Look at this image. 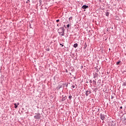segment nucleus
Masks as SVG:
<instances>
[{"mask_svg":"<svg viewBox=\"0 0 126 126\" xmlns=\"http://www.w3.org/2000/svg\"><path fill=\"white\" fill-rule=\"evenodd\" d=\"M78 46V44L77 43H75L73 45L74 48H77Z\"/></svg>","mask_w":126,"mask_h":126,"instance_id":"obj_7","label":"nucleus"},{"mask_svg":"<svg viewBox=\"0 0 126 126\" xmlns=\"http://www.w3.org/2000/svg\"><path fill=\"white\" fill-rule=\"evenodd\" d=\"M67 28H69V24H68V25H67Z\"/></svg>","mask_w":126,"mask_h":126,"instance_id":"obj_14","label":"nucleus"},{"mask_svg":"<svg viewBox=\"0 0 126 126\" xmlns=\"http://www.w3.org/2000/svg\"><path fill=\"white\" fill-rule=\"evenodd\" d=\"M75 86H72V88H74Z\"/></svg>","mask_w":126,"mask_h":126,"instance_id":"obj_17","label":"nucleus"},{"mask_svg":"<svg viewBox=\"0 0 126 126\" xmlns=\"http://www.w3.org/2000/svg\"><path fill=\"white\" fill-rule=\"evenodd\" d=\"M29 1L30 0H28Z\"/></svg>","mask_w":126,"mask_h":126,"instance_id":"obj_19","label":"nucleus"},{"mask_svg":"<svg viewBox=\"0 0 126 126\" xmlns=\"http://www.w3.org/2000/svg\"><path fill=\"white\" fill-rule=\"evenodd\" d=\"M14 108H15V109H16V108H17V106H18V105H19V103H18L17 104H16V103H14Z\"/></svg>","mask_w":126,"mask_h":126,"instance_id":"obj_6","label":"nucleus"},{"mask_svg":"<svg viewBox=\"0 0 126 126\" xmlns=\"http://www.w3.org/2000/svg\"><path fill=\"white\" fill-rule=\"evenodd\" d=\"M88 8V5H84L82 7V8L83 9H86V8Z\"/></svg>","mask_w":126,"mask_h":126,"instance_id":"obj_3","label":"nucleus"},{"mask_svg":"<svg viewBox=\"0 0 126 126\" xmlns=\"http://www.w3.org/2000/svg\"><path fill=\"white\" fill-rule=\"evenodd\" d=\"M64 100H65V98L64 97L62 98V101H64Z\"/></svg>","mask_w":126,"mask_h":126,"instance_id":"obj_13","label":"nucleus"},{"mask_svg":"<svg viewBox=\"0 0 126 126\" xmlns=\"http://www.w3.org/2000/svg\"><path fill=\"white\" fill-rule=\"evenodd\" d=\"M58 31L59 35H61V36H64V28H60L59 29H58Z\"/></svg>","mask_w":126,"mask_h":126,"instance_id":"obj_1","label":"nucleus"},{"mask_svg":"<svg viewBox=\"0 0 126 126\" xmlns=\"http://www.w3.org/2000/svg\"><path fill=\"white\" fill-rule=\"evenodd\" d=\"M120 63H121V61L117 62V65H119V64Z\"/></svg>","mask_w":126,"mask_h":126,"instance_id":"obj_11","label":"nucleus"},{"mask_svg":"<svg viewBox=\"0 0 126 126\" xmlns=\"http://www.w3.org/2000/svg\"><path fill=\"white\" fill-rule=\"evenodd\" d=\"M56 22H60V20H57L56 21Z\"/></svg>","mask_w":126,"mask_h":126,"instance_id":"obj_15","label":"nucleus"},{"mask_svg":"<svg viewBox=\"0 0 126 126\" xmlns=\"http://www.w3.org/2000/svg\"><path fill=\"white\" fill-rule=\"evenodd\" d=\"M71 98H72V96L69 95V99H71Z\"/></svg>","mask_w":126,"mask_h":126,"instance_id":"obj_12","label":"nucleus"},{"mask_svg":"<svg viewBox=\"0 0 126 126\" xmlns=\"http://www.w3.org/2000/svg\"><path fill=\"white\" fill-rule=\"evenodd\" d=\"M41 118V116H40V114H36L34 116L35 119H40Z\"/></svg>","mask_w":126,"mask_h":126,"instance_id":"obj_2","label":"nucleus"},{"mask_svg":"<svg viewBox=\"0 0 126 126\" xmlns=\"http://www.w3.org/2000/svg\"><path fill=\"white\" fill-rule=\"evenodd\" d=\"M62 85H59L58 87H57V89H61L62 88Z\"/></svg>","mask_w":126,"mask_h":126,"instance_id":"obj_8","label":"nucleus"},{"mask_svg":"<svg viewBox=\"0 0 126 126\" xmlns=\"http://www.w3.org/2000/svg\"><path fill=\"white\" fill-rule=\"evenodd\" d=\"M120 109H123V106H121Z\"/></svg>","mask_w":126,"mask_h":126,"instance_id":"obj_16","label":"nucleus"},{"mask_svg":"<svg viewBox=\"0 0 126 126\" xmlns=\"http://www.w3.org/2000/svg\"><path fill=\"white\" fill-rule=\"evenodd\" d=\"M105 14H106V16H109V15L110 14V13L109 12H106L105 13Z\"/></svg>","mask_w":126,"mask_h":126,"instance_id":"obj_9","label":"nucleus"},{"mask_svg":"<svg viewBox=\"0 0 126 126\" xmlns=\"http://www.w3.org/2000/svg\"><path fill=\"white\" fill-rule=\"evenodd\" d=\"M100 119L102 121H104V120L105 119V116L103 115L100 114Z\"/></svg>","mask_w":126,"mask_h":126,"instance_id":"obj_4","label":"nucleus"},{"mask_svg":"<svg viewBox=\"0 0 126 126\" xmlns=\"http://www.w3.org/2000/svg\"><path fill=\"white\" fill-rule=\"evenodd\" d=\"M69 20H72V17H70L69 18Z\"/></svg>","mask_w":126,"mask_h":126,"instance_id":"obj_10","label":"nucleus"},{"mask_svg":"<svg viewBox=\"0 0 126 126\" xmlns=\"http://www.w3.org/2000/svg\"><path fill=\"white\" fill-rule=\"evenodd\" d=\"M57 26H59V24H57Z\"/></svg>","mask_w":126,"mask_h":126,"instance_id":"obj_18","label":"nucleus"},{"mask_svg":"<svg viewBox=\"0 0 126 126\" xmlns=\"http://www.w3.org/2000/svg\"><path fill=\"white\" fill-rule=\"evenodd\" d=\"M91 92L89 91H86V96H88V95H89V94H90Z\"/></svg>","mask_w":126,"mask_h":126,"instance_id":"obj_5","label":"nucleus"}]
</instances>
